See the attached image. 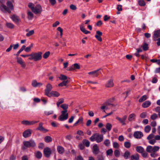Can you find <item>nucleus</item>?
<instances>
[{"label":"nucleus","mask_w":160,"mask_h":160,"mask_svg":"<svg viewBox=\"0 0 160 160\" xmlns=\"http://www.w3.org/2000/svg\"><path fill=\"white\" fill-rule=\"evenodd\" d=\"M7 7L4 4H2L1 6L3 9L1 8V10L3 12H5V11L8 12L9 13H11V11L14 9V6L12 2L9 1H8L6 3Z\"/></svg>","instance_id":"obj_1"},{"label":"nucleus","mask_w":160,"mask_h":160,"mask_svg":"<svg viewBox=\"0 0 160 160\" xmlns=\"http://www.w3.org/2000/svg\"><path fill=\"white\" fill-rule=\"evenodd\" d=\"M103 139V136L102 134H100L98 133H95L93 134L90 138V140L93 142L95 141L97 143H100L102 142Z\"/></svg>","instance_id":"obj_2"},{"label":"nucleus","mask_w":160,"mask_h":160,"mask_svg":"<svg viewBox=\"0 0 160 160\" xmlns=\"http://www.w3.org/2000/svg\"><path fill=\"white\" fill-rule=\"evenodd\" d=\"M42 52H41L37 53H32L31 54V57L29 58L30 60H34V61L41 60L42 58Z\"/></svg>","instance_id":"obj_3"},{"label":"nucleus","mask_w":160,"mask_h":160,"mask_svg":"<svg viewBox=\"0 0 160 160\" xmlns=\"http://www.w3.org/2000/svg\"><path fill=\"white\" fill-rule=\"evenodd\" d=\"M24 146L22 148V150H24L26 148L34 147L36 145L35 141L33 140H30L29 141H25L23 142Z\"/></svg>","instance_id":"obj_4"},{"label":"nucleus","mask_w":160,"mask_h":160,"mask_svg":"<svg viewBox=\"0 0 160 160\" xmlns=\"http://www.w3.org/2000/svg\"><path fill=\"white\" fill-rule=\"evenodd\" d=\"M67 112L66 111H62L61 114L58 117V120L60 121L67 120L68 118V114Z\"/></svg>","instance_id":"obj_5"},{"label":"nucleus","mask_w":160,"mask_h":160,"mask_svg":"<svg viewBox=\"0 0 160 160\" xmlns=\"http://www.w3.org/2000/svg\"><path fill=\"white\" fill-rule=\"evenodd\" d=\"M35 14H40L42 11V8L40 4H37L32 11Z\"/></svg>","instance_id":"obj_6"},{"label":"nucleus","mask_w":160,"mask_h":160,"mask_svg":"<svg viewBox=\"0 0 160 160\" xmlns=\"http://www.w3.org/2000/svg\"><path fill=\"white\" fill-rule=\"evenodd\" d=\"M52 87L50 83H48L46 86V88L45 90L44 94L45 95L47 96L50 92L52 89Z\"/></svg>","instance_id":"obj_7"},{"label":"nucleus","mask_w":160,"mask_h":160,"mask_svg":"<svg viewBox=\"0 0 160 160\" xmlns=\"http://www.w3.org/2000/svg\"><path fill=\"white\" fill-rule=\"evenodd\" d=\"M38 122L39 121L23 120L21 122V123L25 125H31Z\"/></svg>","instance_id":"obj_8"},{"label":"nucleus","mask_w":160,"mask_h":160,"mask_svg":"<svg viewBox=\"0 0 160 160\" xmlns=\"http://www.w3.org/2000/svg\"><path fill=\"white\" fill-rule=\"evenodd\" d=\"M43 153L45 157L49 158L52 153V151L50 148L46 147L43 150Z\"/></svg>","instance_id":"obj_9"},{"label":"nucleus","mask_w":160,"mask_h":160,"mask_svg":"<svg viewBox=\"0 0 160 160\" xmlns=\"http://www.w3.org/2000/svg\"><path fill=\"white\" fill-rule=\"evenodd\" d=\"M116 118L118 121L122 125H125L126 124L125 121L127 118V116L126 115L124 116L122 118H121L118 117H117Z\"/></svg>","instance_id":"obj_10"},{"label":"nucleus","mask_w":160,"mask_h":160,"mask_svg":"<svg viewBox=\"0 0 160 160\" xmlns=\"http://www.w3.org/2000/svg\"><path fill=\"white\" fill-rule=\"evenodd\" d=\"M160 30H158L154 31L153 36V41H156V39L160 38Z\"/></svg>","instance_id":"obj_11"},{"label":"nucleus","mask_w":160,"mask_h":160,"mask_svg":"<svg viewBox=\"0 0 160 160\" xmlns=\"http://www.w3.org/2000/svg\"><path fill=\"white\" fill-rule=\"evenodd\" d=\"M102 35V33L99 31H97L96 32V34L95 36V38L99 42H102V41L101 36Z\"/></svg>","instance_id":"obj_12"},{"label":"nucleus","mask_w":160,"mask_h":160,"mask_svg":"<svg viewBox=\"0 0 160 160\" xmlns=\"http://www.w3.org/2000/svg\"><path fill=\"white\" fill-rule=\"evenodd\" d=\"M43 123L40 122L39 123V126L36 128L37 130H39L40 131L45 132H48V130L43 127Z\"/></svg>","instance_id":"obj_13"},{"label":"nucleus","mask_w":160,"mask_h":160,"mask_svg":"<svg viewBox=\"0 0 160 160\" xmlns=\"http://www.w3.org/2000/svg\"><path fill=\"white\" fill-rule=\"evenodd\" d=\"M60 95V93L58 92L55 91H52L47 96L49 98L52 97H58Z\"/></svg>","instance_id":"obj_14"},{"label":"nucleus","mask_w":160,"mask_h":160,"mask_svg":"<svg viewBox=\"0 0 160 160\" xmlns=\"http://www.w3.org/2000/svg\"><path fill=\"white\" fill-rule=\"evenodd\" d=\"M100 69H98L92 72H89L88 73L89 75H92L93 77H97L101 73V72H99Z\"/></svg>","instance_id":"obj_15"},{"label":"nucleus","mask_w":160,"mask_h":160,"mask_svg":"<svg viewBox=\"0 0 160 160\" xmlns=\"http://www.w3.org/2000/svg\"><path fill=\"white\" fill-rule=\"evenodd\" d=\"M143 135L141 131H136L133 133L134 137L137 139L141 138Z\"/></svg>","instance_id":"obj_16"},{"label":"nucleus","mask_w":160,"mask_h":160,"mask_svg":"<svg viewBox=\"0 0 160 160\" xmlns=\"http://www.w3.org/2000/svg\"><path fill=\"white\" fill-rule=\"evenodd\" d=\"M113 81V80L112 79H110L108 80L105 84V87L108 88H111L113 87L114 85Z\"/></svg>","instance_id":"obj_17"},{"label":"nucleus","mask_w":160,"mask_h":160,"mask_svg":"<svg viewBox=\"0 0 160 160\" xmlns=\"http://www.w3.org/2000/svg\"><path fill=\"white\" fill-rule=\"evenodd\" d=\"M17 63L19 64L22 68H26V64L21 58H17Z\"/></svg>","instance_id":"obj_18"},{"label":"nucleus","mask_w":160,"mask_h":160,"mask_svg":"<svg viewBox=\"0 0 160 160\" xmlns=\"http://www.w3.org/2000/svg\"><path fill=\"white\" fill-rule=\"evenodd\" d=\"M93 153L95 155L98 154L100 152L99 149L98 145L96 144L94 145L92 148Z\"/></svg>","instance_id":"obj_19"},{"label":"nucleus","mask_w":160,"mask_h":160,"mask_svg":"<svg viewBox=\"0 0 160 160\" xmlns=\"http://www.w3.org/2000/svg\"><path fill=\"white\" fill-rule=\"evenodd\" d=\"M32 130L30 129H27L23 133V136L25 138H27L30 137L31 134Z\"/></svg>","instance_id":"obj_20"},{"label":"nucleus","mask_w":160,"mask_h":160,"mask_svg":"<svg viewBox=\"0 0 160 160\" xmlns=\"http://www.w3.org/2000/svg\"><path fill=\"white\" fill-rule=\"evenodd\" d=\"M83 124V118L82 117H80L78 120L74 124V126H77L78 124L82 125Z\"/></svg>","instance_id":"obj_21"},{"label":"nucleus","mask_w":160,"mask_h":160,"mask_svg":"<svg viewBox=\"0 0 160 160\" xmlns=\"http://www.w3.org/2000/svg\"><path fill=\"white\" fill-rule=\"evenodd\" d=\"M12 21L15 23H18L19 21V18L18 16L15 15H12L11 17Z\"/></svg>","instance_id":"obj_22"},{"label":"nucleus","mask_w":160,"mask_h":160,"mask_svg":"<svg viewBox=\"0 0 160 160\" xmlns=\"http://www.w3.org/2000/svg\"><path fill=\"white\" fill-rule=\"evenodd\" d=\"M136 115L133 113L130 114L128 117V119L129 121L135 120Z\"/></svg>","instance_id":"obj_23"},{"label":"nucleus","mask_w":160,"mask_h":160,"mask_svg":"<svg viewBox=\"0 0 160 160\" xmlns=\"http://www.w3.org/2000/svg\"><path fill=\"white\" fill-rule=\"evenodd\" d=\"M130 158L131 160H139V156L138 154L136 153L131 155Z\"/></svg>","instance_id":"obj_24"},{"label":"nucleus","mask_w":160,"mask_h":160,"mask_svg":"<svg viewBox=\"0 0 160 160\" xmlns=\"http://www.w3.org/2000/svg\"><path fill=\"white\" fill-rule=\"evenodd\" d=\"M57 150L58 152L60 154H62L64 152V148L61 146H59L57 147Z\"/></svg>","instance_id":"obj_25"},{"label":"nucleus","mask_w":160,"mask_h":160,"mask_svg":"<svg viewBox=\"0 0 160 160\" xmlns=\"http://www.w3.org/2000/svg\"><path fill=\"white\" fill-rule=\"evenodd\" d=\"M151 104V102L149 101H147L143 102L142 104V107L144 108L148 107Z\"/></svg>","instance_id":"obj_26"},{"label":"nucleus","mask_w":160,"mask_h":160,"mask_svg":"<svg viewBox=\"0 0 160 160\" xmlns=\"http://www.w3.org/2000/svg\"><path fill=\"white\" fill-rule=\"evenodd\" d=\"M80 28L81 31L85 34H87L90 33V31L86 30L82 25L80 26Z\"/></svg>","instance_id":"obj_27"},{"label":"nucleus","mask_w":160,"mask_h":160,"mask_svg":"<svg viewBox=\"0 0 160 160\" xmlns=\"http://www.w3.org/2000/svg\"><path fill=\"white\" fill-rule=\"evenodd\" d=\"M35 156L36 158L38 159H40L42 156V154L39 151H37L35 153Z\"/></svg>","instance_id":"obj_28"},{"label":"nucleus","mask_w":160,"mask_h":160,"mask_svg":"<svg viewBox=\"0 0 160 160\" xmlns=\"http://www.w3.org/2000/svg\"><path fill=\"white\" fill-rule=\"evenodd\" d=\"M136 151L140 153H142L144 151V149L141 146H137L136 148Z\"/></svg>","instance_id":"obj_29"},{"label":"nucleus","mask_w":160,"mask_h":160,"mask_svg":"<svg viewBox=\"0 0 160 160\" xmlns=\"http://www.w3.org/2000/svg\"><path fill=\"white\" fill-rule=\"evenodd\" d=\"M143 50L146 51L148 49V44L146 42H144L143 45L141 46Z\"/></svg>","instance_id":"obj_30"},{"label":"nucleus","mask_w":160,"mask_h":160,"mask_svg":"<svg viewBox=\"0 0 160 160\" xmlns=\"http://www.w3.org/2000/svg\"><path fill=\"white\" fill-rule=\"evenodd\" d=\"M45 142L47 143H49L52 141V138L49 136H46L44 138Z\"/></svg>","instance_id":"obj_31"},{"label":"nucleus","mask_w":160,"mask_h":160,"mask_svg":"<svg viewBox=\"0 0 160 160\" xmlns=\"http://www.w3.org/2000/svg\"><path fill=\"white\" fill-rule=\"evenodd\" d=\"M130 152L128 151H126L123 154V157L124 158L127 159L129 157H130Z\"/></svg>","instance_id":"obj_32"},{"label":"nucleus","mask_w":160,"mask_h":160,"mask_svg":"<svg viewBox=\"0 0 160 160\" xmlns=\"http://www.w3.org/2000/svg\"><path fill=\"white\" fill-rule=\"evenodd\" d=\"M112 125L111 124L109 123H107L106 125V128L107 131L109 132L112 129Z\"/></svg>","instance_id":"obj_33"},{"label":"nucleus","mask_w":160,"mask_h":160,"mask_svg":"<svg viewBox=\"0 0 160 160\" xmlns=\"http://www.w3.org/2000/svg\"><path fill=\"white\" fill-rule=\"evenodd\" d=\"M28 18L29 20H32L33 17V14L30 11L28 10Z\"/></svg>","instance_id":"obj_34"},{"label":"nucleus","mask_w":160,"mask_h":160,"mask_svg":"<svg viewBox=\"0 0 160 160\" xmlns=\"http://www.w3.org/2000/svg\"><path fill=\"white\" fill-rule=\"evenodd\" d=\"M69 81L68 80L66 81H64L61 83H59L58 86L59 87H62L63 86H66L67 85V83H69Z\"/></svg>","instance_id":"obj_35"},{"label":"nucleus","mask_w":160,"mask_h":160,"mask_svg":"<svg viewBox=\"0 0 160 160\" xmlns=\"http://www.w3.org/2000/svg\"><path fill=\"white\" fill-rule=\"evenodd\" d=\"M82 142L86 147H89L90 146V142L87 139H83L82 141Z\"/></svg>","instance_id":"obj_36"},{"label":"nucleus","mask_w":160,"mask_h":160,"mask_svg":"<svg viewBox=\"0 0 160 160\" xmlns=\"http://www.w3.org/2000/svg\"><path fill=\"white\" fill-rule=\"evenodd\" d=\"M60 80H61L66 81L67 79L68 78L67 76L65 75L61 74L60 75V76L59 77Z\"/></svg>","instance_id":"obj_37"},{"label":"nucleus","mask_w":160,"mask_h":160,"mask_svg":"<svg viewBox=\"0 0 160 160\" xmlns=\"http://www.w3.org/2000/svg\"><path fill=\"white\" fill-rule=\"evenodd\" d=\"M147 97L146 95H144L142 96L139 100V102H142L147 99Z\"/></svg>","instance_id":"obj_38"},{"label":"nucleus","mask_w":160,"mask_h":160,"mask_svg":"<svg viewBox=\"0 0 160 160\" xmlns=\"http://www.w3.org/2000/svg\"><path fill=\"white\" fill-rule=\"evenodd\" d=\"M34 33V31L33 30L30 31L26 34L27 37H29L33 35Z\"/></svg>","instance_id":"obj_39"},{"label":"nucleus","mask_w":160,"mask_h":160,"mask_svg":"<svg viewBox=\"0 0 160 160\" xmlns=\"http://www.w3.org/2000/svg\"><path fill=\"white\" fill-rule=\"evenodd\" d=\"M151 130V127L149 125H147L144 128V131L146 133L149 132Z\"/></svg>","instance_id":"obj_40"},{"label":"nucleus","mask_w":160,"mask_h":160,"mask_svg":"<svg viewBox=\"0 0 160 160\" xmlns=\"http://www.w3.org/2000/svg\"><path fill=\"white\" fill-rule=\"evenodd\" d=\"M61 107L64 110L63 111H66L67 112V109L68 108V105L67 104H63L61 106Z\"/></svg>","instance_id":"obj_41"},{"label":"nucleus","mask_w":160,"mask_h":160,"mask_svg":"<svg viewBox=\"0 0 160 160\" xmlns=\"http://www.w3.org/2000/svg\"><path fill=\"white\" fill-rule=\"evenodd\" d=\"M115 156L116 157H118L120 155V152L118 150L116 149L114 151Z\"/></svg>","instance_id":"obj_42"},{"label":"nucleus","mask_w":160,"mask_h":160,"mask_svg":"<svg viewBox=\"0 0 160 160\" xmlns=\"http://www.w3.org/2000/svg\"><path fill=\"white\" fill-rule=\"evenodd\" d=\"M50 54V52L49 51H48L45 52V53L43 55V57L44 59L47 58L49 56Z\"/></svg>","instance_id":"obj_43"},{"label":"nucleus","mask_w":160,"mask_h":160,"mask_svg":"<svg viewBox=\"0 0 160 160\" xmlns=\"http://www.w3.org/2000/svg\"><path fill=\"white\" fill-rule=\"evenodd\" d=\"M6 26L8 28L10 29H12L14 28V25L13 24L8 22H7L6 23Z\"/></svg>","instance_id":"obj_44"},{"label":"nucleus","mask_w":160,"mask_h":160,"mask_svg":"<svg viewBox=\"0 0 160 160\" xmlns=\"http://www.w3.org/2000/svg\"><path fill=\"white\" fill-rule=\"evenodd\" d=\"M146 151L148 152H152V147L151 146H148L147 147Z\"/></svg>","instance_id":"obj_45"},{"label":"nucleus","mask_w":160,"mask_h":160,"mask_svg":"<svg viewBox=\"0 0 160 160\" xmlns=\"http://www.w3.org/2000/svg\"><path fill=\"white\" fill-rule=\"evenodd\" d=\"M112 153L113 151L111 149H108L106 151V154L107 156H111Z\"/></svg>","instance_id":"obj_46"},{"label":"nucleus","mask_w":160,"mask_h":160,"mask_svg":"<svg viewBox=\"0 0 160 160\" xmlns=\"http://www.w3.org/2000/svg\"><path fill=\"white\" fill-rule=\"evenodd\" d=\"M124 145L126 148H128L131 147V143L128 142H124Z\"/></svg>","instance_id":"obj_47"},{"label":"nucleus","mask_w":160,"mask_h":160,"mask_svg":"<svg viewBox=\"0 0 160 160\" xmlns=\"http://www.w3.org/2000/svg\"><path fill=\"white\" fill-rule=\"evenodd\" d=\"M104 144L106 146H108L110 143V142L109 139H107L105 140L104 142Z\"/></svg>","instance_id":"obj_48"},{"label":"nucleus","mask_w":160,"mask_h":160,"mask_svg":"<svg viewBox=\"0 0 160 160\" xmlns=\"http://www.w3.org/2000/svg\"><path fill=\"white\" fill-rule=\"evenodd\" d=\"M138 4L140 6H143L145 5V3L143 0H139Z\"/></svg>","instance_id":"obj_49"},{"label":"nucleus","mask_w":160,"mask_h":160,"mask_svg":"<svg viewBox=\"0 0 160 160\" xmlns=\"http://www.w3.org/2000/svg\"><path fill=\"white\" fill-rule=\"evenodd\" d=\"M98 160H104V159L102 154L98 155L97 158Z\"/></svg>","instance_id":"obj_50"},{"label":"nucleus","mask_w":160,"mask_h":160,"mask_svg":"<svg viewBox=\"0 0 160 160\" xmlns=\"http://www.w3.org/2000/svg\"><path fill=\"white\" fill-rule=\"evenodd\" d=\"M147 116V112H143L140 114V117L142 118H145Z\"/></svg>","instance_id":"obj_51"},{"label":"nucleus","mask_w":160,"mask_h":160,"mask_svg":"<svg viewBox=\"0 0 160 160\" xmlns=\"http://www.w3.org/2000/svg\"><path fill=\"white\" fill-rule=\"evenodd\" d=\"M28 7L29 8H30L31 9V10L32 11V10L33 9L35 6L34 4L33 3H30L28 4Z\"/></svg>","instance_id":"obj_52"},{"label":"nucleus","mask_w":160,"mask_h":160,"mask_svg":"<svg viewBox=\"0 0 160 160\" xmlns=\"http://www.w3.org/2000/svg\"><path fill=\"white\" fill-rule=\"evenodd\" d=\"M159 149V147L158 146H154L152 147V151L153 152H156L158 151Z\"/></svg>","instance_id":"obj_53"},{"label":"nucleus","mask_w":160,"mask_h":160,"mask_svg":"<svg viewBox=\"0 0 160 160\" xmlns=\"http://www.w3.org/2000/svg\"><path fill=\"white\" fill-rule=\"evenodd\" d=\"M158 117V115L156 113H154L151 116V119L152 120L156 119Z\"/></svg>","instance_id":"obj_54"},{"label":"nucleus","mask_w":160,"mask_h":160,"mask_svg":"<svg viewBox=\"0 0 160 160\" xmlns=\"http://www.w3.org/2000/svg\"><path fill=\"white\" fill-rule=\"evenodd\" d=\"M113 147L115 148H119V144L116 142H114L113 143Z\"/></svg>","instance_id":"obj_55"},{"label":"nucleus","mask_w":160,"mask_h":160,"mask_svg":"<svg viewBox=\"0 0 160 160\" xmlns=\"http://www.w3.org/2000/svg\"><path fill=\"white\" fill-rule=\"evenodd\" d=\"M73 65L74 69H79L80 68V65L78 63H74Z\"/></svg>","instance_id":"obj_56"},{"label":"nucleus","mask_w":160,"mask_h":160,"mask_svg":"<svg viewBox=\"0 0 160 160\" xmlns=\"http://www.w3.org/2000/svg\"><path fill=\"white\" fill-rule=\"evenodd\" d=\"M154 136V135L152 133L150 134L147 137V139L148 140L152 139Z\"/></svg>","instance_id":"obj_57"},{"label":"nucleus","mask_w":160,"mask_h":160,"mask_svg":"<svg viewBox=\"0 0 160 160\" xmlns=\"http://www.w3.org/2000/svg\"><path fill=\"white\" fill-rule=\"evenodd\" d=\"M57 30L60 32V36H61V37H62V32H63L62 29L60 27H58L57 28Z\"/></svg>","instance_id":"obj_58"},{"label":"nucleus","mask_w":160,"mask_h":160,"mask_svg":"<svg viewBox=\"0 0 160 160\" xmlns=\"http://www.w3.org/2000/svg\"><path fill=\"white\" fill-rule=\"evenodd\" d=\"M37 82L35 80L32 81V86L34 87H37Z\"/></svg>","instance_id":"obj_59"},{"label":"nucleus","mask_w":160,"mask_h":160,"mask_svg":"<svg viewBox=\"0 0 160 160\" xmlns=\"http://www.w3.org/2000/svg\"><path fill=\"white\" fill-rule=\"evenodd\" d=\"M157 154L155 153V152H152L150 154V156L152 158H155L158 156Z\"/></svg>","instance_id":"obj_60"},{"label":"nucleus","mask_w":160,"mask_h":160,"mask_svg":"<svg viewBox=\"0 0 160 160\" xmlns=\"http://www.w3.org/2000/svg\"><path fill=\"white\" fill-rule=\"evenodd\" d=\"M79 147L80 149L81 150H83L85 148L84 145L82 143H81L79 145Z\"/></svg>","instance_id":"obj_61"},{"label":"nucleus","mask_w":160,"mask_h":160,"mask_svg":"<svg viewBox=\"0 0 160 160\" xmlns=\"http://www.w3.org/2000/svg\"><path fill=\"white\" fill-rule=\"evenodd\" d=\"M70 8L71 9L73 10H76L77 9L76 6L73 4H71L70 6Z\"/></svg>","instance_id":"obj_62"},{"label":"nucleus","mask_w":160,"mask_h":160,"mask_svg":"<svg viewBox=\"0 0 160 160\" xmlns=\"http://www.w3.org/2000/svg\"><path fill=\"white\" fill-rule=\"evenodd\" d=\"M72 137L71 135H68L66 136V138L69 141L71 140L72 138Z\"/></svg>","instance_id":"obj_63"},{"label":"nucleus","mask_w":160,"mask_h":160,"mask_svg":"<svg viewBox=\"0 0 160 160\" xmlns=\"http://www.w3.org/2000/svg\"><path fill=\"white\" fill-rule=\"evenodd\" d=\"M76 159L77 160H84L83 158L80 155L78 156L76 158Z\"/></svg>","instance_id":"obj_64"}]
</instances>
